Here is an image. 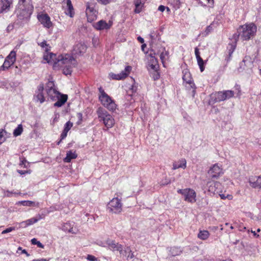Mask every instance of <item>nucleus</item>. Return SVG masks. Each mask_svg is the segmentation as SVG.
I'll list each match as a JSON object with an SVG mask.
<instances>
[{
  "label": "nucleus",
  "mask_w": 261,
  "mask_h": 261,
  "mask_svg": "<svg viewBox=\"0 0 261 261\" xmlns=\"http://www.w3.org/2000/svg\"><path fill=\"white\" fill-rule=\"evenodd\" d=\"M86 48L85 45L79 43L74 47L73 51L75 55H81L86 51Z\"/></svg>",
  "instance_id": "obj_22"
},
{
  "label": "nucleus",
  "mask_w": 261,
  "mask_h": 261,
  "mask_svg": "<svg viewBox=\"0 0 261 261\" xmlns=\"http://www.w3.org/2000/svg\"><path fill=\"white\" fill-rule=\"evenodd\" d=\"M223 92L225 100L232 97L234 95V92L232 90H225Z\"/></svg>",
  "instance_id": "obj_33"
},
{
  "label": "nucleus",
  "mask_w": 261,
  "mask_h": 261,
  "mask_svg": "<svg viewBox=\"0 0 261 261\" xmlns=\"http://www.w3.org/2000/svg\"><path fill=\"white\" fill-rule=\"evenodd\" d=\"M112 25V22L110 21L107 23L106 21L101 20L95 24L94 28L98 30H108L111 28Z\"/></svg>",
  "instance_id": "obj_20"
},
{
  "label": "nucleus",
  "mask_w": 261,
  "mask_h": 261,
  "mask_svg": "<svg viewBox=\"0 0 261 261\" xmlns=\"http://www.w3.org/2000/svg\"><path fill=\"white\" fill-rule=\"evenodd\" d=\"M208 174L213 178H217L223 173L222 169L218 164H216L209 170Z\"/></svg>",
  "instance_id": "obj_14"
},
{
  "label": "nucleus",
  "mask_w": 261,
  "mask_h": 261,
  "mask_svg": "<svg viewBox=\"0 0 261 261\" xmlns=\"http://www.w3.org/2000/svg\"><path fill=\"white\" fill-rule=\"evenodd\" d=\"M68 232L73 234H76L78 232V230L76 228H73L72 226L71 227L70 231Z\"/></svg>",
  "instance_id": "obj_50"
},
{
  "label": "nucleus",
  "mask_w": 261,
  "mask_h": 261,
  "mask_svg": "<svg viewBox=\"0 0 261 261\" xmlns=\"http://www.w3.org/2000/svg\"><path fill=\"white\" fill-rule=\"evenodd\" d=\"M6 134V130L4 129L0 130V143L2 144L5 141V138L4 135Z\"/></svg>",
  "instance_id": "obj_42"
},
{
  "label": "nucleus",
  "mask_w": 261,
  "mask_h": 261,
  "mask_svg": "<svg viewBox=\"0 0 261 261\" xmlns=\"http://www.w3.org/2000/svg\"><path fill=\"white\" fill-rule=\"evenodd\" d=\"M165 50V48H163L162 50L161 51V53L160 55V59L162 60L163 63H164V60L166 56H167L168 54V53L167 51H166Z\"/></svg>",
  "instance_id": "obj_40"
},
{
  "label": "nucleus",
  "mask_w": 261,
  "mask_h": 261,
  "mask_svg": "<svg viewBox=\"0 0 261 261\" xmlns=\"http://www.w3.org/2000/svg\"><path fill=\"white\" fill-rule=\"evenodd\" d=\"M208 184H210L209 187H208V191L210 192H211L212 193H215L216 191L215 189V188L217 186H219V183L217 182H210Z\"/></svg>",
  "instance_id": "obj_34"
},
{
  "label": "nucleus",
  "mask_w": 261,
  "mask_h": 261,
  "mask_svg": "<svg viewBox=\"0 0 261 261\" xmlns=\"http://www.w3.org/2000/svg\"><path fill=\"white\" fill-rule=\"evenodd\" d=\"M134 257V253L131 251V253H128V254L127 255V259H128V258L132 259Z\"/></svg>",
  "instance_id": "obj_54"
},
{
  "label": "nucleus",
  "mask_w": 261,
  "mask_h": 261,
  "mask_svg": "<svg viewBox=\"0 0 261 261\" xmlns=\"http://www.w3.org/2000/svg\"><path fill=\"white\" fill-rule=\"evenodd\" d=\"M121 251H119L120 254L123 256H127L128 253H131V250L129 247H127L125 249H123V246H121Z\"/></svg>",
  "instance_id": "obj_31"
},
{
  "label": "nucleus",
  "mask_w": 261,
  "mask_h": 261,
  "mask_svg": "<svg viewBox=\"0 0 261 261\" xmlns=\"http://www.w3.org/2000/svg\"><path fill=\"white\" fill-rule=\"evenodd\" d=\"M108 210L109 212L114 214H119L122 210V203L120 199L118 197L113 198L108 204Z\"/></svg>",
  "instance_id": "obj_5"
},
{
  "label": "nucleus",
  "mask_w": 261,
  "mask_h": 261,
  "mask_svg": "<svg viewBox=\"0 0 261 261\" xmlns=\"http://www.w3.org/2000/svg\"><path fill=\"white\" fill-rule=\"evenodd\" d=\"M31 243L33 245H37V246L41 248H44V245L35 238H33L31 240Z\"/></svg>",
  "instance_id": "obj_39"
},
{
  "label": "nucleus",
  "mask_w": 261,
  "mask_h": 261,
  "mask_svg": "<svg viewBox=\"0 0 261 261\" xmlns=\"http://www.w3.org/2000/svg\"><path fill=\"white\" fill-rule=\"evenodd\" d=\"M213 30V27L212 24L210 25L207 26L206 28L205 29L204 32H203V35L204 36H207Z\"/></svg>",
  "instance_id": "obj_43"
},
{
  "label": "nucleus",
  "mask_w": 261,
  "mask_h": 261,
  "mask_svg": "<svg viewBox=\"0 0 261 261\" xmlns=\"http://www.w3.org/2000/svg\"><path fill=\"white\" fill-rule=\"evenodd\" d=\"M256 29V25L252 23L240 26L237 30V33L233 35L234 43L237 44L239 37L243 41L251 39L255 35Z\"/></svg>",
  "instance_id": "obj_1"
},
{
  "label": "nucleus",
  "mask_w": 261,
  "mask_h": 261,
  "mask_svg": "<svg viewBox=\"0 0 261 261\" xmlns=\"http://www.w3.org/2000/svg\"><path fill=\"white\" fill-rule=\"evenodd\" d=\"M237 44L236 43L232 42L229 43L227 47V50L225 55V66L227 65L228 62L231 60L232 55L236 49Z\"/></svg>",
  "instance_id": "obj_15"
},
{
  "label": "nucleus",
  "mask_w": 261,
  "mask_h": 261,
  "mask_svg": "<svg viewBox=\"0 0 261 261\" xmlns=\"http://www.w3.org/2000/svg\"><path fill=\"white\" fill-rule=\"evenodd\" d=\"M220 196L222 199H225L226 198H229V197H230V196L229 195H228L227 196H225V195L223 194H220Z\"/></svg>",
  "instance_id": "obj_56"
},
{
  "label": "nucleus",
  "mask_w": 261,
  "mask_h": 261,
  "mask_svg": "<svg viewBox=\"0 0 261 261\" xmlns=\"http://www.w3.org/2000/svg\"><path fill=\"white\" fill-rule=\"evenodd\" d=\"M208 3L210 4H211V7H213L214 4V0H207Z\"/></svg>",
  "instance_id": "obj_59"
},
{
  "label": "nucleus",
  "mask_w": 261,
  "mask_h": 261,
  "mask_svg": "<svg viewBox=\"0 0 261 261\" xmlns=\"http://www.w3.org/2000/svg\"><path fill=\"white\" fill-rule=\"evenodd\" d=\"M248 182L252 188L261 190V175L249 177Z\"/></svg>",
  "instance_id": "obj_18"
},
{
  "label": "nucleus",
  "mask_w": 261,
  "mask_h": 261,
  "mask_svg": "<svg viewBox=\"0 0 261 261\" xmlns=\"http://www.w3.org/2000/svg\"><path fill=\"white\" fill-rule=\"evenodd\" d=\"M87 259L89 261H96L97 260V258L96 257H95L93 255H89V254L87 255Z\"/></svg>",
  "instance_id": "obj_48"
},
{
  "label": "nucleus",
  "mask_w": 261,
  "mask_h": 261,
  "mask_svg": "<svg viewBox=\"0 0 261 261\" xmlns=\"http://www.w3.org/2000/svg\"><path fill=\"white\" fill-rule=\"evenodd\" d=\"M177 193L184 196V200L190 203H194L196 201V194L195 191L190 188L179 189Z\"/></svg>",
  "instance_id": "obj_6"
},
{
  "label": "nucleus",
  "mask_w": 261,
  "mask_h": 261,
  "mask_svg": "<svg viewBox=\"0 0 261 261\" xmlns=\"http://www.w3.org/2000/svg\"><path fill=\"white\" fill-rule=\"evenodd\" d=\"M21 253L25 254L27 256H29L30 255V254L28 253L27 250L25 249L22 250Z\"/></svg>",
  "instance_id": "obj_58"
},
{
  "label": "nucleus",
  "mask_w": 261,
  "mask_h": 261,
  "mask_svg": "<svg viewBox=\"0 0 261 261\" xmlns=\"http://www.w3.org/2000/svg\"><path fill=\"white\" fill-rule=\"evenodd\" d=\"M182 79L184 82L189 84L191 88L192 89V96L194 97L196 93V87L195 84L191 81L190 73H185L182 76Z\"/></svg>",
  "instance_id": "obj_21"
},
{
  "label": "nucleus",
  "mask_w": 261,
  "mask_h": 261,
  "mask_svg": "<svg viewBox=\"0 0 261 261\" xmlns=\"http://www.w3.org/2000/svg\"><path fill=\"white\" fill-rule=\"evenodd\" d=\"M165 9V7L163 5H160L158 8V10L161 12H163Z\"/></svg>",
  "instance_id": "obj_55"
},
{
  "label": "nucleus",
  "mask_w": 261,
  "mask_h": 261,
  "mask_svg": "<svg viewBox=\"0 0 261 261\" xmlns=\"http://www.w3.org/2000/svg\"><path fill=\"white\" fill-rule=\"evenodd\" d=\"M21 205L27 206H36L39 207V203L35 202L30 200H24L19 202Z\"/></svg>",
  "instance_id": "obj_28"
},
{
  "label": "nucleus",
  "mask_w": 261,
  "mask_h": 261,
  "mask_svg": "<svg viewBox=\"0 0 261 261\" xmlns=\"http://www.w3.org/2000/svg\"><path fill=\"white\" fill-rule=\"evenodd\" d=\"M132 67L130 66H126L124 70L119 74L111 73L109 74L110 77L113 80H121L126 77L132 70Z\"/></svg>",
  "instance_id": "obj_9"
},
{
  "label": "nucleus",
  "mask_w": 261,
  "mask_h": 261,
  "mask_svg": "<svg viewBox=\"0 0 261 261\" xmlns=\"http://www.w3.org/2000/svg\"><path fill=\"white\" fill-rule=\"evenodd\" d=\"M72 123L70 122V121L67 122L64 125V130L68 132L72 127Z\"/></svg>",
  "instance_id": "obj_44"
},
{
  "label": "nucleus",
  "mask_w": 261,
  "mask_h": 261,
  "mask_svg": "<svg viewBox=\"0 0 261 261\" xmlns=\"http://www.w3.org/2000/svg\"><path fill=\"white\" fill-rule=\"evenodd\" d=\"M18 172H19L20 174H24V171H22V170H19V171H18Z\"/></svg>",
  "instance_id": "obj_64"
},
{
  "label": "nucleus",
  "mask_w": 261,
  "mask_h": 261,
  "mask_svg": "<svg viewBox=\"0 0 261 261\" xmlns=\"http://www.w3.org/2000/svg\"><path fill=\"white\" fill-rule=\"evenodd\" d=\"M73 60H74V59L73 58V59L70 62H69L68 63H67V64H65L66 65L65 66V67H64V68L63 69V73L65 75H70L71 74L72 70V66H71V64L72 63V61H73ZM63 64H64L60 63V65H62Z\"/></svg>",
  "instance_id": "obj_25"
},
{
  "label": "nucleus",
  "mask_w": 261,
  "mask_h": 261,
  "mask_svg": "<svg viewBox=\"0 0 261 261\" xmlns=\"http://www.w3.org/2000/svg\"><path fill=\"white\" fill-rule=\"evenodd\" d=\"M44 59L47 61V63L54 62V64H67L70 62L72 59L73 57L69 55H65V56L59 55L56 58V55L50 53L49 55L44 56ZM55 66V65H54Z\"/></svg>",
  "instance_id": "obj_3"
},
{
  "label": "nucleus",
  "mask_w": 261,
  "mask_h": 261,
  "mask_svg": "<svg viewBox=\"0 0 261 261\" xmlns=\"http://www.w3.org/2000/svg\"><path fill=\"white\" fill-rule=\"evenodd\" d=\"M137 39L141 43H143L144 42V39L142 38L141 36L138 37Z\"/></svg>",
  "instance_id": "obj_57"
},
{
  "label": "nucleus",
  "mask_w": 261,
  "mask_h": 261,
  "mask_svg": "<svg viewBox=\"0 0 261 261\" xmlns=\"http://www.w3.org/2000/svg\"><path fill=\"white\" fill-rule=\"evenodd\" d=\"M12 4V0H0V13L8 12Z\"/></svg>",
  "instance_id": "obj_19"
},
{
  "label": "nucleus",
  "mask_w": 261,
  "mask_h": 261,
  "mask_svg": "<svg viewBox=\"0 0 261 261\" xmlns=\"http://www.w3.org/2000/svg\"><path fill=\"white\" fill-rule=\"evenodd\" d=\"M153 33H151L149 35L150 38L152 39L154 37V36H153Z\"/></svg>",
  "instance_id": "obj_63"
},
{
  "label": "nucleus",
  "mask_w": 261,
  "mask_h": 261,
  "mask_svg": "<svg viewBox=\"0 0 261 261\" xmlns=\"http://www.w3.org/2000/svg\"><path fill=\"white\" fill-rule=\"evenodd\" d=\"M54 86V83L53 82H49L48 83L47 87L48 89H46V92L48 96L53 100H55V98H59L60 95V93L57 91L55 88H53Z\"/></svg>",
  "instance_id": "obj_12"
},
{
  "label": "nucleus",
  "mask_w": 261,
  "mask_h": 261,
  "mask_svg": "<svg viewBox=\"0 0 261 261\" xmlns=\"http://www.w3.org/2000/svg\"><path fill=\"white\" fill-rule=\"evenodd\" d=\"M37 18L39 22L43 25L44 27L49 29L52 27L53 24L48 14H39L37 16Z\"/></svg>",
  "instance_id": "obj_13"
},
{
  "label": "nucleus",
  "mask_w": 261,
  "mask_h": 261,
  "mask_svg": "<svg viewBox=\"0 0 261 261\" xmlns=\"http://www.w3.org/2000/svg\"><path fill=\"white\" fill-rule=\"evenodd\" d=\"M67 133H68L67 132H66L65 130H63V131L61 133V136H60L61 140H63L66 137Z\"/></svg>",
  "instance_id": "obj_51"
},
{
  "label": "nucleus",
  "mask_w": 261,
  "mask_h": 261,
  "mask_svg": "<svg viewBox=\"0 0 261 261\" xmlns=\"http://www.w3.org/2000/svg\"><path fill=\"white\" fill-rule=\"evenodd\" d=\"M38 44L42 48L45 47V51H46L48 50V47H50L49 44H47L46 41L45 40L40 43H38Z\"/></svg>",
  "instance_id": "obj_45"
},
{
  "label": "nucleus",
  "mask_w": 261,
  "mask_h": 261,
  "mask_svg": "<svg viewBox=\"0 0 261 261\" xmlns=\"http://www.w3.org/2000/svg\"><path fill=\"white\" fill-rule=\"evenodd\" d=\"M72 226V225L70 222L64 223L62 226V230H64V231L68 232L69 231H70L71 227Z\"/></svg>",
  "instance_id": "obj_37"
},
{
  "label": "nucleus",
  "mask_w": 261,
  "mask_h": 261,
  "mask_svg": "<svg viewBox=\"0 0 261 261\" xmlns=\"http://www.w3.org/2000/svg\"><path fill=\"white\" fill-rule=\"evenodd\" d=\"M99 99L102 105L109 110L114 111L116 109L115 102L105 92L103 93V95H99Z\"/></svg>",
  "instance_id": "obj_7"
},
{
  "label": "nucleus",
  "mask_w": 261,
  "mask_h": 261,
  "mask_svg": "<svg viewBox=\"0 0 261 261\" xmlns=\"http://www.w3.org/2000/svg\"><path fill=\"white\" fill-rule=\"evenodd\" d=\"M134 4L135 6V12L136 13H139L142 11L143 4L142 3L141 0H135Z\"/></svg>",
  "instance_id": "obj_29"
},
{
  "label": "nucleus",
  "mask_w": 261,
  "mask_h": 261,
  "mask_svg": "<svg viewBox=\"0 0 261 261\" xmlns=\"http://www.w3.org/2000/svg\"><path fill=\"white\" fill-rule=\"evenodd\" d=\"M105 244H106V245H103L102 247H108L109 249L113 252L115 251H121L120 249L121 245L116 242L115 240L108 239L105 241Z\"/></svg>",
  "instance_id": "obj_11"
},
{
  "label": "nucleus",
  "mask_w": 261,
  "mask_h": 261,
  "mask_svg": "<svg viewBox=\"0 0 261 261\" xmlns=\"http://www.w3.org/2000/svg\"><path fill=\"white\" fill-rule=\"evenodd\" d=\"M23 131L22 125L19 124L17 127L14 130L13 135L15 137L20 135Z\"/></svg>",
  "instance_id": "obj_32"
},
{
  "label": "nucleus",
  "mask_w": 261,
  "mask_h": 261,
  "mask_svg": "<svg viewBox=\"0 0 261 261\" xmlns=\"http://www.w3.org/2000/svg\"><path fill=\"white\" fill-rule=\"evenodd\" d=\"M43 90L44 85L43 84H41L38 86L37 90L34 95L35 100L36 101H39L41 103H43L45 101V98L43 93Z\"/></svg>",
  "instance_id": "obj_17"
},
{
  "label": "nucleus",
  "mask_w": 261,
  "mask_h": 261,
  "mask_svg": "<svg viewBox=\"0 0 261 261\" xmlns=\"http://www.w3.org/2000/svg\"><path fill=\"white\" fill-rule=\"evenodd\" d=\"M225 100L223 91H219L213 93L210 95V99L208 101V104L212 105L216 102Z\"/></svg>",
  "instance_id": "obj_10"
},
{
  "label": "nucleus",
  "mask_w": 261,
  "mask_h": 261,
  "mask_svg": "<svg viewBox=\"0 0 261 261\" xmlns=\"http://www.w3.org/2000/svg\"><path fill=\"white\" fill-rule=\"evenodd\" d=\"M76 116L78 118V121L76 122L77 124L79 125L81 123L83 120V115L81 113H77Z\"/></svg>",
  "instance_id": "obj_47"
},
{
  "label": "nucleus",
  "mask_w": 261,
  "mask_h": 261,
  "mask_svg": "<svg viewBox=\"0 0 261 261\" xmlns=\"http://www.w3.org/2000/svg\"><path fill=\"white\" fill-rule=\"evenodd\" d=\"M146 47V45L145 44H143L141 46L142 49L144 50L145 47Z\"/></svg>",
  "instance_id": "obj_62"
},
{
  "label": "nucleus",
  "mask_w": 261,
  "mask_h": 261,
  "mask_svg": "<svg viewBox=\"0 0 261 261\" xmlns=\"http://www.w3.org/2000/svg\"><path fill=\"white\" fill-rule=\"evenodd\" d=\"M76 157L77 155L75 152L69 151L67 152L66 156L64 159L63 161L65 163H69L72 159H76Z\"/></svg>",
  "instance_id": "obj_27"
},
{
  "label": "nucleus",
  "mask_w": 261,
  "mask_h": 261,
  "mask_svg": "<svg viewBox=\"0 0 261 261\" xmlns=\"http://www.w3.org/2000/svg\"><path fill=\"white\" fill-rule=\"evenodd\" d=\"M187 167V162L185 159H181L177 162H175L173 163V170H176L178 168L185 169Z\"/></svg>",
  "instance_id": "obj_23"
},
{
  "label": "nucleus",
  "mask_w": 261,
  "mask_h": 261,
  "mask_svg": "<svg viewBox=\"0 0 261 261\" xmlns=\"http://www.w3.org/2000/svg\"><path fill=\"white\" fill-rule=\"evenodd\" d=\"M152 63L149 64V67L153 70H154V71H156L158 66H157V61L156 59L155 58H153L152 59Z\"/></svg>",
  "instance_id": "obj_41"
},
{
  "label": "nucleus",
  "mask_w": 261,
  "mask_h": 261,
  "mask_svg": "<svg viewBox=\"0 0 261 261\" xmlns=\"http://www.w3.org/2000/svg\"><path fill=\"white\" fill-rule=\"evenodd\" d=\"M38 220H39V219H38L37 218H32L31 219L26 220L25 221H23V222H21V224H25V226H27L33 224L37 222Z\"/></svg>",
  "instance_id": "obj_35"
},
{
  "label": "nucleus",
  "mask_w": 261,
  "mask_h": 261,
  "mask_svg": "<svg viewBox=\"0 0 261 261\" xmlns=\"http://www.w3.org/2000/svg\"><path fill=\"white\" fill-rule=\"evenodd\" d=\"M18 23H19V22H16V23H15L14 24H10L9 25H8V26L7 27V31L8 32H10L12 30H13L14 28V25L16 24H17Z\"/></svg>",
  "instance_id": "obj_49"
},
{
  "label": "nucleus",
  "mask_w": 261,
  "mask_h": 261,
  "mask_svg": "<svg viewBox=\"0 0 261 261\" xmlns=\"http://www.w3.org/2000/svg\"><path fill=\"white\" fill-rule=\"evenodd\" d=\"M197 236L199 239L205 240L209 237L210 233L207 230H200Z\"/></svg>",
  "instance_id": "obj_30"
},
{
  "label": "nucleus",
  "mask_w": 261,
  "mask_h": 261,
  "mask_svg": "<svg viewBox=\"0 0 261 261\" xmlns=\"http://www.w3.org/2000/svg\"><path fill=\"white\" fill-rule=\"evenodd\" d=\"M97 114L100 121H102L107 128L112 127L115 124V120L105 109L99 108Z\"/></svg>",
  "instance_id": "obj_2"
},
{
  "label": "nucleus",
  "mask_w": 261,
  "mask_h": 261,
  "mask_svg": "<svg viewBox=\"0 0 261 261\" xmlns=\"http://www.w3.org/2000/svg\"><path fill=\"white\" fill-rule=\"evenodd\" d=\"M19 5H23L29 6V5H33L32 4V0H19L18 3Z\"/></svg>",
  "instance_id": "obj_38"
},
{
  "label": "nucleus",
  "mask_w": 261,
  "mask_h": 261,
  "mask_svg": "<svg viewBox=\"0 0 261 261\" xmlns=\"http://www.w3.org/2000/svg\"><path fill=\"white\" fill-rule=\"evenodd\" d=\"M99 91L100 93H101L100 95H103V93L105 92V91L101 87L99 88Z\"/></svg>",
  "instance_id": "obj_60"
},
{
  "label": "nucleus",
  "mask_w": 261,
  "mask_h": 261,
  "mask_svg": "<svg viewBox=\"0 0 261 261\" xmlns=\"http://www.w3.org/2000/svg\"><path fill=\"white\" fill-rule=\"evenodd\" d=\"M33 5H29L28 7L19 5L18 8L16 10L17 21L20 20L27 22L29 19L33 12Z\"/></svg>",
  "instance_id": "obj_4"
},
{
  "label": "nucleus",
  "mask_w": 261,
  "mask_h": 261,
  "mask_svg": "<svg viewBox=\"0 0 261 261\" xmlns=\"http://www.w3.org/2000/svg\"><path fill=\"white\" fill-rule=\"evenodd\" d=\"M15 230V227H8V228H6L5 230H4L2 232V234L7 233L10 232H11V231H12L13 230Z\"/></svg>",
  "instance_id": "obj_46"
},
{
  "label": "nucleus",
  "mask_w": 261,
  "mask_h": 261,
  "mask_svg": "<svg viewBox=\"0 0 261 261\" xmlns=\"http://www.w3.org/2000/svg\"><path fill=\"white\" fill-rule=\"evenodd\" d=\"M182 252V250L180 247H173L169 250V255L172 257L179 255Z\"/></svg>",
  "instance_id": "obj_26"
},
{
  "label": "nucleus",
  "mask_w": 261,
  "mask_h": 261,
  "mask_svg": "<svg viewBox=\"0 0 261 261\" xmlns=\"http://www.w3.org/2000/svg\"><path fill=\"white\" fill-rule=\"evenodd\" d=\"M195 56H196V58L198 57H200V53H199V49L198 47H195Z\"/></svg>",
  "instance_id": "obj_53"
},
{
  "label": "nucleus",
  "mask_w": 261,
  "mask_h": 261,
  "mask_svg": "<svg viewBox=\"0 0 261 261\" xmlns=\"http://www.w3.org/2000/svg\"><path fill=\"white\" fill-rule=\"evenodd\" d=\"M16 52L12 50L6 58L4 63L0 67V70H6L8 69L16 61Z\"/></svg>",
  "instance_id": "obj_8"
},
{
  "label": "nucleus",
  "mask_w": 261,
  "mask_h": 261,
  "mask_svg": "<svg viewBox=\"0 0 261 261\" xmlns=\"http://www.w3.org/2000/svg\"><path fill=\"white\" fill-rule=\"evenodd\" d=\"M251 232L253 234V236L255 237H258L259 235L257 234L255 231L251 230Z\"/></svg>",
  "instance_id": "obj_61"
},
{
  "label": "nucleus",
  "mask_w": 261,
  "mask_h": 261,
  "mask_svg": "<svg viewBox=\"0 0 261 261\" xmlns=\"http://www.w3.org/2000/svg\"><path fill=\"white\" fill-rule=\"evenodd\" d=\"M160 77V74L157 71H154V73L153 75V78L154 80H156L159 79Z\"/></svg>",
  "instance_id": "obj_52"
},
{
  "label": "nucleus",
  "mask_w": 261,
  "mask_h": 261,
  "mask_svg": "<svg viewBox=\"0 0 261 261\" xmlns=\"http://www.w3.org/2000/svg\"><path fill=\"white\" fill-rule=\"evenodd\" d=\"M86 13L89 22H92L96 19L97 11L93 7L89 4L87 5Z\"/></svg>",
  "instance_id": "obj_16"
},
{
  "label": "nucleus",
  "mask_w": 261,
  "mask_h": 261,
  "mask_svg": "<svg viewBox=\"0 0 261 261\" xmlns=\"http://www.w3.org/2000/svg\"><path fill=\"white\" fill-rule=\"evenodd\" d=\"M58 100L54 103V106L57 107H60L62 106L67 100V95L61 94L59 98H57Z\"/></svg>",
  "instance_id": "obj_24"
},
{
  "label": "nucleus",
  "mask_w": 261,
  "mask_h": 261,
  "mask_svg": "<svg viewBox=\"0 0 261 261\" xmlns=\"http://www.w3.org/2000/svg\"><path fill=\"white\" fill-rule=\"evenodd\" d=\"M197 63L199 66L200 71L202 72L204 69V61L202 60V59L201 58V57H198L196 58Z\"/></svg>",
  "instance_id": "obj_36"
}]
</instances>
